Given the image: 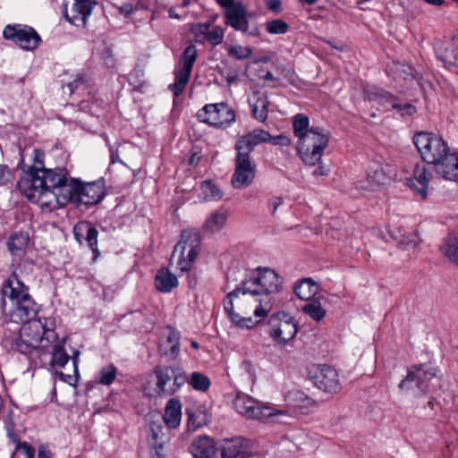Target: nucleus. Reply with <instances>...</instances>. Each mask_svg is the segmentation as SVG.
<instances>
[{
	"label": "nucleus",
	"instance_id": "nucleus-1",
	"mask_svg": "<svg viewBox=\"0 0 458 458\" xmlns=\"http://www.w3.org/2000/svg\"><path fill=\"white\" fill-rule=\"evenodd\" d=\"M32 165L22 168L17 182L19 191L42 208L54 209L56 204H64L58 197L61 187L69 173L65 167L47 168L45 153L39 148L33 150Z\"/></svg>",
	"mask_w": 458,
	"mask_h": 458
},
{
	"label": "nucleus",
	"instance_id": "nucleus-2",
	"mask_svg": "<svg viewBox=\"0 0 458 458\" xmlns=\"http://www.w3.org/2000/svg\"><path fill=\"white\" fill-rule=\"evenodd\" d=\"M223 306L232 323L247 329L257 324L250 316V313L256 318H264L272 309L268 299H260L251 292L245 291L242 283L225 297Z\"/></svg>",
	"mask_w": 458,
	"mask_h": 458
},
{
	"label": "nucleus",
	"instance_id": "nucleus-3",
	"mask_svg": "<svg viewBox=\"0 0 458 458\" xmlns=\"http://www.w3.org/2000/svg\"><path fill=\"white\" fill-rule=\"evenodd\" d=\"M1 293L0 308L4 322L20 324L36 317L38 305L29 293V287L16 273H13L4 281Z\"/></svg>",
	"mask_w": 458,
	"mask_h": 458
},
{
	"label": "nucleus",
	"instance_id": "nucleus-4",
	"mask_svg": "<svg viewBox=\"0 0 458 458\" xmlns=\"http://www.w3.org/2000/svg\"><path fill=\"white\" fill-rule=\"evenodd\" d=\"M412 140L422 159L434 165L438 174L446 180L458 182V153H450L442 137L420 131L413 136Z\"/></svg>",
	"mask_w": 458,
	"mask_h": 458
},
{
	"label": "nucleus",
	"instance_id": "nucleus-5",
	"mask_svg": "<svg viewBox=\"0 0 458 458\" xmlns=\"http://www.w3.org/2000/svg\"><path fill=\"white\" fill-rule=\"evenodd\" d=\"M293 134L298 139L297 153L305 165H317L329 141L327 131L319 127H310V119L304 114L293 118Z\"/></svg>",
	"mask_w": 458,
	"mask_h": 458
},
{
	"label": "nucleus",
	"instance_id": "nucleus-6",
	"mask_svg": "<svg viewBox=\"0 0 458 458\" xmlns=\"http://www.w3.org/2000/svg\"><path fill=\"white\" fill-rule=\"evenodd\" d=\"M156 383L147 382L143 393L148 397H165L176 393L188 380L185 372L180 368L170 365H159L154 369Z\"/></svg>",
	"mask_w": 458,
	"mask_h": 458
},
{
	"label": "nucleus",
	"instance_id": "nucleus-7",
	"mask_svg": "<svg viewBox=\"0 0 458 458\" xmlns=\"http://www.w3.org/2000/svg\"><path fill=\"white\" fill-rule=\"evenodd\" d=\"M60 195L64 202L71 201L75 204L93 206L100 202L106 195L103 180L83 183L82 182L68 178L61 187Z\"/></svg>",
	"mask_w": 458,
	"mask_h": 458
},
{
	"label": "nucleus",
	"instance_id": "nucleus-8",
	"mask_svg": "<svg viewBox=\"0 0 458 458\" xmlns=\"http://www.w3.org/2000/svg\"><path fill=\"white\" fill-rule=\"evenodd\" d=\"M245 291L251 292L260 299H268L272 303V294L278 293L283 289V278L268 267H258L242 282Z\"/></svg>",
	"mask_w": 458,
	"mask_h": 458
},
{
	"label": "nucleus",
	"instance_id": "nucleus-9",
	"mask_svg": "<svg viewBox=\"0 0 458 458\" xmlns=\"http://www.w3.org/2000/svg\"><path fill=\"white\" fill-rule=\"evenodd\" d=\"M234 407L238 413L251 420L276 418L277 421L285 423L283 419L289 417L285 411L265 405L250 395H237Z\"/></svg>",
	"mask_w": 458,
	"mask_h": 458
},
{
	"label": "nucleus",
	"instance_id": "nucleus-10",
	"mask_svg": "<svg viewBox=\"0 0 458 458\" xmlns=\"http://www.w3.org/2000/svg\"><path fill=\"white\" fill-rule=\"evenodd\" d=\"M200 235L196 230H184L180 242L175 245L171 259L177 257V267L182 272L189 271L199 250Z\"/></svg>",
	"mask_w": 458,
	"mask_h": 458
},
{
	"label": "nucleus",
	"instance_id": "nucleus-11",
	"mask_svg": "<svg viewBox=\"0 0 458 458\" xmlns=\"http://www.w3.org/2000/svg\"><path fill=\"white\" fill-rule=\"evenodd\" d=\"M197 57L198 50L193 44L187 46L180 56L177 66L174 72V82L168 87L175 97H179L183 92L191 78Z\"/></svg>",
	"mask_w": 458,
	"mask_h": 458
},
{
	"label": "nucleus",
	"instance_id": "nucleus-12",
	"mask_svg": "<svg viewBox=\"0 0 458 458\" xmlns=\"http://www.w3.org/2000/svg\"><path fill=\"white\" fill-rule=\"evenodd\" d=\"M268 335L277 344H285L293 340L298 332V323L289 313L278 312L268 320Z\"/></svg>",
	"mask_w": 458,
	"mask_h": 458
},
{
	"label": "nucleus",
	"instance_id": "nucleus-13",
	"mask_svg": "<svg viewBox=\"0 0 458 458\" xmlns=\"http://www.w3.org/2000/svg\"><path fill=\"white\" fill-rule=\"evenodd\" d=\"M201 123L216 128H225L235 121L233 110L225 103L205 105L197 113Z\"/></svg>",
	"mask_w": 458,
	"mask_h": 458
},
{
	"label": "nucleus",
	"instance_id": "nucleus-14",
	"mask_svg": "<svg viewBox=\"0 0 458 458\" xmlns=\"http://www.w3.org/2000/svg\"><path fill=\"white\" fill-rule=\"evenodd\" d=\"M3 37L24 50H34L41 42L40 36L32 27L21 24L6 25L3 30Z\"/></svg>",
	"mask_w": 458,
	"mask_h": 458
},
{
	"label": "nucleus",
	"instance_id": "nucleus-15",
	"mask_svg": "<svg viewBox=\"0 0 458 458\" xmlns=\"http://www.w3.org/2000/svg\"><path fill=\"white\" fill-rule=\"evenodd\" d=\"M313 384L320 390L335 394L340 391L341 383L338 372L329 365H317L310 369Z\"/></svg>",
	"mask_w": 458,
	"mask_h": 458
},
{
	"label": "nucleus",
	"instance_id": "nucleus-16",
	"mask_svg": "<svg viewBox=\"0 0 458 458\" xmlns=\"http://www.w3.org/2000/svg\"><path fill=\"white\" fill-rule=\"evenodd\" d=\"M235 169L232 176L231 183L234 189H242L250 186L256 174V165L250 160V156L242 152L236 153Z\"/></svg>",
	"mask_w": 458,
	"mask_h": 458
},
{
	"label": "nucleus",
	"instance_id": "nucleus-17",
	"mask_svg": "<svg viewBox=\"0 0 458 458\" xmlns=\"http://www.w3.org/2000/svg\"><path fill=\"white\" fill-rule=\"evenodd\" d=\"M396 173L388 165H383L375 164L369 167L365 182H359L356 188L363 191H374L380 185L388 183Z\"/></svg>",
	"mask_w": 458,
	"mask_h": 458
},
{
	"label": "nucleus",
	"instance_id": "nucleus-18",
	"mask_svg": "<svg viewBox=\"0 0 458 458\" xmlns=\"http://www.w3.org/2000/svg\"><path fill=\"white\" fill-rule=\"evenodd\" d=\"M437 372V368L431 365L414 366L408 369L406 377L403 379V388L408 389L412 382H416L418 389L424 393L427 390L425 382L435 377Z\"/></svg>",
	"mask_w": 458,
	"mask_h": 458
},
{
	"label": "nucleus",
	"instance_id": "nucleus-19",
	"mask_svg": "<svg viewBox=\"0 0 458 458\" xmlns=\"http://www.w3.org/2000/svg\"><path fill=\"white\" fill-rule=\"evenodd\" d=\"M97 4L95 0H74L71 13L67 10L64 12V18L77 27L85 26Z\"/></svg>",
	"mask_w": 458,
	"mask_h": 458
},
{
	"label": "nucleus",
	"instance_id": "nucleus-20",
	"mask_svg": "<svg viewBox=\"0 0 458 458\" xmlns=\"http://www.w3.org/2000/svg\"><path fill=\"white\" fill-rule=\"evenodd\" d=\"M270 133L262 129H254L249 133L239 137L235 142V149L248 156L253 151L259 144L268 142Z\"/></svg>",
	"mask_w": 458,
	"mask_h": 458
},
{
	"label": "nucleus",
	"instance_id": "nucleus-21",
	"mask_svg": "<svg viewBox=\"0 0 458 458\" xmlns=\"http://www.w3.org/2000/svg\"><path fill=\"white\" fill-rule=\"evenodd\" d=\"M189 450L194 458H216L218 448L214 438L202 435L192 440Z\"/></svg>",
	"mask_w": 458,
	"mask_h": 458
},
{
	"label": "nucleus",
	"instance_id": "nucleus-22",
	"mask_svg": "<svg viewBox=\"0 0 458 458\" xmlns=\"http://www.w3.org/2000/svg\"><path fill=\"white\" fill-rule=\"evenodd\" d=\"M429 178L430 174L427 172L425 165H416L413 170V176L406 179V185L415 194L426 199Z\"/></svg>",
	"mask_w": 458,
	"mask_h": 458
},
{
	"label": "nucleus",
	"instance_id": "nucleus-23",
	"mask_svg": "<svg viewBox=\"0 0 458 458\" xmlns=\"http://www.w3.org/2000/svg\"><path fill=\"white\" fill-rule=\"evenodd\" d=\"M220 451L221 458H245L250 452L249 442L241 437L225 440Z\"/></svg>",
	"mask_w": 458,
	"mask_h": 458
},
{
	"label": "nucleus",
	"instance_id": "nucleus-24",
	"mask_svg": "<svg viewBox=\"0 0 458 458\" xmlns=\"http://www.w3.org/2000/svg\"><path fill=\"white\" fill-rule=\"evenodd\" d=\"M21 323L23 325L20 330L23 339L27 342L31 341L32 344H36L38 347L45 338L41 319H34L32 318Z\"/></svg>",
	"mask_w": 458,
	"mask_h": 458
},
{
	"label": "nucleus",
	"instance_id": "nucleus-25",
	"mask_svg": "<svg viewBox=\"0 0 458 458\" xmlns=\"http://www.w3.org/2000/svg\"><path fill=\"white\" fill-rule=\"evenodd\" d=\"M225 23L234 30L247 33L249 21L246 16V10L242 5H233L226 11Z\"/></svg>",
	"mask_w": 458,
	"mask_h": 458
},
{
	"label": "nucleus",
	"instance_id": "nucleus-26",
	"mask_svg": "<svg viewBox=\"0 0 458 458\" xmlns=\"http://www.w3.org/2000/svg\"><path fill=\"white\" fill-rule=\"evenodd\" d=\"M163 419L167 428H176L179 427L182 420V404L178 399L172 398L167 402Z\"/></svg>",
	"mask_w": 458,
	"mask_h": 458
},
{
	"label": "nucleus",
	"instance_id": "nucleus-27",
	"mask_svg": "<svg viewBox=\"0 0 458 458\" xmlns=\"http://www.w3.org/2000/svg\"><path fill=\"white\" fill-rule=\"evenodd\" d=\"M284 400L289 406L295 409L309 410L315 406V401L299 389L288 391Z\"/></svg>",
	"mask_w": 458,
	"mask_h": 458
},
{
	"label": "nucleus",
	"instance_id": "nucleus-28",
	"mask_svg": "<svg viewBox=\"0 0 458 458\" xmlns=\"http://www.w3.org/2000/svg\"><path fill=\"white\" fill-rule=\"evenodd\" d=\"M30 242L27 232L20 231L12 233L7 242V247L13 256L21 257L24 254Z\"/></svg>",
	"mask_w": 458,
	"mask_h": 458
},
{
	"label": "nucleus",
	"instance_id": "nucleus-29",
	"mask_svg": "<svg viewBox=\"0 0 458 458\" xmlns=\"http://www.w3.org/2000/svg\"><path fill=\"white\" fill-rule=\"evenodd\" d=\"M169 442L168 432L161 424L151 423L148 435V443L152 449H163Z\"/></svg>",
	"mask_w": 458,
	"mask_h": 458
},
{
	"label": "nucleus",
	"instance_id": "nucleus-30",
	"mask_svg": "<svg viewBox=\"0 0 458 458\" xmlns=\"http://www.w3.org/2000/svg\"><path fill=\"white\" fill-rule=\"evenodd\" d=\"M293 291L298 298L310 301L317 294L318 286L311 278H303L295 284Z\"/></svg>",
	"mask_w": 458,
	"mask_h": 458
},
{
	"label": "nucleus",
	"instance_id": "nucleus-31",
	"mask_svg": "<svg viewBox=\"0 0 458 458\" xmlns=\"http://www.w3.org/2000/svg\"><path fill=\"white\" fill-rule=\"evenodd\" d=\"M155 285L161 293H170L174 288L177 287L178 280L168 269L163 268L156 275Z\"/></svg>",
	"mask_w": 458,
	"mask_h": 458
},
{
	"label": "nucleus",
	"instance_id": "nucleus-32",
	"mask_svg": "<svg viewBox=\"0 0 458 458\" xmlns=\"http://www.w3.org/2000/svg\"><path fill=\"white\" fill-rule=\"evenodd\" d=\"M209 27L210 23L208 22L199 23L197 25L196 31L205 34L206 39L210 44L213 46H217L223 41L225 34L224 29L219 26H216L211 30H208Z\"/></svg>",
	"mask_w": 458,
	"mask_h": 458
},
{
	"label": "nucleus",
	"instance_id": "nucleus-33",
	"mask_svg": "<svg viewBox=\"0 0 458 458\" xmlns=\"http://www.w3.org/2000/svg\"><path fill=\"white\" fill-rule=\"evenodd\" d=\"M226 220V211L216 210L207 218L204 223V229L211 233L219 232L225 226Z\"/></svg>",
	"mask_w": 458,
	"mask_h": 458
},
{
	"label": "nucleus",
	"instance_id": "nucleus-34",
	"mask_svg": "<svg viewBox=\"0 0 458 458\" xmlns=\"http://www.w3.org/2000/svg\"><path fill=\"white\" fill-rule=\"evenodd\" d=\"M77 230L79 232L86 233L85 241L90 247L94 253H98V230L91 225L89 222H81L77 224Z\"/></svg>",
	"mask_w": 458,
	"mask_h": 458
},
{
	"label": "nucleus",
	"instance_id": "nucleus-35",
	"mask_svg": "<svg viewBox=\"0 0 458 458\" xmlns=\"http://www.w3.org/2000/svg\"><path fill=\"white\" fill-rule=\"evenodd\" d=\"M268 104L269 101L265 94L256 96V99L252 104V112L257 120L263 122L267 119Z\"/></svg>",
	"mask_w": 458,
	"mask_h": 458
},
{
	"label": "nucleus",
	"instance_id": "nucleus-36",
	"mask_svg": "<svg viewBox=\"0 0 458 458\" xmlns=\"http://www.w3.org/2000/svg\"><path fill=\"white\" fill-rule=\"evenodd\" d=\"M302 311L308 315L313 320L319 322L327 314V310L322 308L320 302L318 300H312L308 301L303 307Z\"/></svg>",
	"mask_w": 458,
	"mask_h": 458
},
{
	"label": "nucleus",
	"instance_id": "nucleus-37",
	"mask_svg": "<svg viewBox=\"0 0 458 458\" xmlns=\"http://www.w3.org/2000/svg\"><path fill=\"white\" fill-rule=\"evenodd\" d=\"M441 250L452 262L458 265V238L456 236H447L441 246Z\"/></svg>",
	"mask_w": 458,
	"mask_h": 458
},
{
	"label": "nucleus",
	"instance_id": "nucleus-38",
	"mask_svg": "<svg viewBox=\"0 0 458 458\" xmlns=\"http://www.w3.org/2000/svg\"><path fill=\"white\" fill-rule=\"evenodd\" d=\"M187 382L193 389L200 392H206L210 386V379L208 376L200 372H192Z\"/></svg>",
	"mask_w": 458,
	"mask_h": 458
},
{
	"label": "nucleus",
	"instance_id": "nucleus-39",
	"mask_svg": "<svg viewBox=\"0 0 458 458\" xmlns=\"http://www.w3.org/2000/svg\"><path fill=\"white\" fill-rule=\"evenodd\" d=\"M69 360L70 356L67 354L64 347L60 344H55L52 352L51 366L64 368Z\"/></svg>",
	"mask_w": 458,
	"mask_h": 458
},
{
	"label": "nucleus",
	"instance_id": "nucleus-40",
	"mask_svg": "<svg viewBox=\"0 0 458 458\" xmlns=\"http://www.w3.org/2000/svg\"><path fill=\"white\" fill-rule=\"evenodd\" d=\"M201 191L206 200H219L223 197L222 191L210 181L201 183Z\"/></svg>",
	"mask_w": 458,
	"mask_h": 458
},
{
	"label": "nucleus",
	"instance_id": "nucleus-41",
	"mask_svg": "<svg viewBox=\"0 0 458 458\" xmlns=\"http://www.w3.org/2000/svg\"><path fill=\"white\" fill-rule=\"evenodd\" d=\"M116 372V368L113 365L102 368L99 371L98 382L105 386L111 385L115 379Z\"/></svg>",
	"mask_w": 458,
	"mask_h": 458
},
{
	"label": "nucleus",
	"instance_id": "nucleus-42",
	"mask_svg": "<svg viewBox=\"0 0 458 458\" xmlns=\"http://www.w3.org/2000/svg\"><path fill=\"white\" fill-rule=\"evenodd\" d=\"M34 448L26 442H18L12 458H34Z\"/></svg>",
	"mask_w": 458,
	"mask_h": 458
},
{
	"label": "nucleus",
	"instance_id": "nucleus-43",
	"mask_svg": "<svg viewBox=\"0 0 458 458\" xmlns=\"http://www.w3.org/2000/svg\"><path fill=\"white\" fill-rule=\"evenodd\" d=\"M253 54V51L249 47H243L241 45L232 46L228 48V55L236 58L237 60H245L250 58Z\"/></svg>",
	"mask_w": 458,
	"mask_h": 458
},
{
	"label": "nucleus",
	"instance_id": "nucleus-44",
	"mask_svg": "<svg viewBox=\"0 0 458 458\" xmlns=\"http://www.w3.org/2000/svg\"><path fill=\"white\" fill-rule=\"evenodd\" d=\"M288 24L280 19L269 21L266 24L267 31L269 34H284L288 30Z\"/></svg>",
	"mask_w": 458,
	"mask_h": 458
},
{
	"label": "nucleus",
	"instance_id": "nucleus-45",
	"mask_svg": "<svg viewBox=\"0 0 458 458\" xmlns=\"http://www.w3.org/2000/svg\"><path fill=\"white\" fill-rule=\"evenodd\" d=\"M179 334L175 331H171L167 335L166 342L171 344L169 352H165V355L173 358L176 357L180 351L179 345Z\"/></svg>",
	"mask_w": 458,
	"mask_h": 458
},
{
	"label": "nucleus",
	"instance_id": "nucleus-46",
	"mask_svg": "<svg viewBox=\"0 0 458 458\" xmlns=\"http://www.w3.org/2000/svg\"><path fill=\"white\" fill-rule=\"evenodd\" d=\"M30 343L32 342H27L25 339H23V335H21V331L20 330V335L19 337L15 340L14 347L19 352L22 354H29L32 350L38 348L36 344H30Z\"/></svg>",
	"mask_w": 458,
	"mask_h": 458
},
{
	"label": "nucleus",
	"instance_id": "nucleus-47",
	"mask_svg": "<svg viewBox=\"0 0 458 458\" xmlns=\"http://www.w3.org/2000/svg\"><path fill=\"white\" fill-rule=\"evenodd\" d=\"M43 324V331H44V337L49 342L51 338H55L54 335V326L55 321L53 318H44Z\"/></svg>",
	"mask_w": 458,
	"mask_h": 458
},
{
	"label": "nucleus",
	"instance_id": "nucleus-48",
	"mask_svg": "<svg viewBox=\"0 0 458 458\" xmlns=\"http://www.w3.org/2000/svg\"><path fill=\"white\" fill-rule=\"evenodd\" d=\"M268 142L276 146H289L291 144V140L289 137L284 134H280L277 136L270 135V140Z\"/></svg>",
	"mask_w": 458,
	"mask_h": 458
},
{
	"label": "nucleus",
	"instance_id": "nucleus-49",
	"mask_svg": "<svg viewBox=\"0 0 458 458\" xmlns=\"http://www.w3.org/2000/svg\"><path fill=\"white\" fill-rule=\"evenodd\" d=\"M11 179V171L6 165H0V186L8 182Z\"/></svg>",
	"mask_w": 458,
	"mask_h": 458
},
{
	"label": "nucleus",
	"instance_id": "nucleus-50",
	"mask_svg": "<svg viewBox=\"0 0 458 458\" xmlns=\"http://www.w3.org/2000/svg\"><path fill=\"white\" fill-rule=\"evenodd\" d=\"M282 2L281 0H267L266 3V6L268 10L274 13H281L282 11Z\"/></svg>",
	"mask_w": 458,
	"mask_h": 458
},
{
	"label": "nucleus",
	"instance_id": "nucleus-51",
	"mask_svg": "<svg viewBox=\"0 0 458 458\" xmlns=\"http://www.w3.org/2000/svg\"><path fill=\"white\" fill-rule=\"evenodd\" d=\"M85 81L83 76L77 75L73 81L67 83V88L70 90V93H72L75 89H77L81 85L84 84Z\"/></svg>",
	"mask_w": 458,
	"mask_h": 458
},
{
	"label": "nucleus",
	"instance_id": "nucleus-52",
	"mask_svg": "<svg viewBox=\"0 0 458 458\" xmlns=\"http://www.w3.org/2000/svg\"><path fill=\"white\" fill-rule=\"evenodd\" d=\"M419 235L412 233L406 237L405 242L403 241V246L404 245L406 248L414 247L419 243Z\"/></svg>",
	"mask_w": 458,
	"mask_h": 458
},
{
	"label": "nucleus",
	"instance_id": "nucleus-53",
	"mask_svg": "<svg viewBox=\"0 0 458 458\" xmlns=\"http://www.w3.org/2000/svg\"><path fill=\"white\" fill-rule=\"evenodd\" d=\"M133 11H134V7L130 3H126L119 7V13L125 17L133 13Z\"/></svg>",
	"mask_w": 458,
	"mask_h": 458
},
{
	"label": "nucleus",
	"instance_id": "nucleus-54",
	"mask_svg": "<svg viewBox=\"0 0 458 458\" xmlns=\"http://www.w3.org/2000/svg\"><path fill=\"white\" fill-rule=\"evenodd\" d=\"M284 203V200L281 197H273L269 200V206L272 208V214H275L276 209Z\"/></svg>",
	"mask_w": 458,
	"mask_h": 458
},
{
	"label": "nucleus",
	"instance_id": "nucleus-55",
	"mask_svg": "<svg viewBox=\"0 0 458 458\" xmlns=\"http://www.w3.org/2000/svg\"><path fill=\"white\" fill-rule=\"evenodd\" d=\"M52 457H53V454L47 446L41 445L38 448V458H52Z\"/></svg>",
	"mask_w": 458,
	"mask_h": 458
},
{
	"label": "nucleus",
	"instance_id": "nucleus-56",
	"mask_svg": "<svg viewBox=\"0 0 458 458\" xmlns=\"http://www.w3.org/2000/svg\"><path fill=\"white\" fill-rule=\"evenodd\" d=\"M110 158H111L112 164H114L116 162H121V160L119 159L117 148L110 147Z\"/></svg>",
	"mask_w": 458,
	"mask_h": 458
},
{
	"label": "nucleus",
	"instance_id": "nucleus-57",
	"mask_svg": "<svg viewBox=\"0 0 458 458\" xmlns=\"http://www.w3.org/2000/svg\"><path fill=\"white\" fill-rule=\"evenodd\" d=\"M328 172L329 170L324 166V165H319L318 168H316L314 171H313V175L315 176H318V175H321V176H326L328 174Z\"/></svg>",
	"mask_w": 458,
	"mask_h": 458
},
{
	"label": "nucleus",
	"instance_id": "nucleus-58",
	"mask_svg": "<svg viewBox=\"0 0 458 458\" xmlns=\"http://www.w3.org/2000/svg\"><path fill=\"white\" fill-rule=\"evenodd\" d=\"M56 376L61 379L63 380L64 382H66V383H69V384H72V381L73 379V377L72 375H69V374H64L63 373L62 371H57L56 372Z\"/></svg>",
	"mask_w": 458,
	"mask_h": 458
},
{
	"label": "nucleus",
	"instance_id": "nucleus-59",
	"mask_svg": "<svg viewBox=\"0 0 458 458\" xmlns=\"http://www.w3.org/2000/svg\"><path fill=\"white\" fill-rule=\"evenodd\" d=\"M242 369L250 375L253 374V367L249 360H243L241 364Z\"/></svg>",
	"mask_w": 458,
	"mask_h": 458
},
{
	"label": "nucleus",
	"instance_id": "nucleus-60",
	"mask_svg": "<svg viewBox=\"0 0 458 458\" xmlns=\"http://www.w3.org/2000/svg\"><path fill=\"white\" fill-rule=\"evenodd\" d=\"M414 113H416V108L412 105L408 104V105L403 106V114H407L409 115H411Z\"/></svg>",
	"mask_w": 458,
	"mask_h": 458
},
{
	"label": "nucleus",
	"instance_id": "nucleus-61",
	"mask_svg": "<svg viewBox=\"0 0 458 458\" xmlns=\"http://www.w3.org/2000/svg\"><path fill=\"white\" fill-rule=\"evenodd\" d=\"M86 233L79 232L77 230V225L74 226V237L79 242H82V240H85Z\"/></svg>",
	"mask_w": 458,
	"mask_h": 458
},
{
	"label": "nucleus",
	"instance_id": "nucleus-62",
	"mask_svg": "<svg viewBox=\"0 0 458 458\" xmlns=\"http://www.w3.org/2000/svg\"><path fill=\"white\" fill-rule=\"evenodd\" d=\"M79 355H80V352L79 351H75L73 352V355H72V363H73L74 373L75 374H78V367H77L78 365H77V363H78V357H79Z\"/></svg>",
	"mask_w": 458,
	"mask_h": 458
},
{
	"label": "nucleus",
	"instance_id": "nucleus-63",
	"mask_svg": "<svg viewBox=\"0 0 458 458\" xmlns=\"http://www.w3.org/2000/svg\"><path fill=\"white\" fill-rule=\"evenodd\" d=\"M161 449H152L150 458H165L163 454L160 453Z\"/></svg>",
	"mask_w": 458,
	"mask_h": 458
},
{
	"label": "nucleus",
	"instance_id": "nucleus-64",
	"mask_svg": "<svg viewBox=\"0 0 458 458\" xmlns=\"http://www.w3.org/2000/svg\"><path fill=\"white\" fill-rule=\"evenodd\" d=\"M405 81H407L408 79H410L411 81H414L415 84L419 85V81L417 80V77L416 75L411 72L410 73L407 74V77H404L403 78Z\"/></svg>",
	"mask_w": 458,
	"mask_h": 458
}]
</instances>
